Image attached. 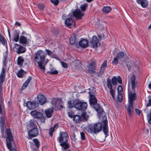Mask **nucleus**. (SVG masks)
<instances>
[{
	"label": "nucleus",
	"instance_id": "21",
	"mask_svg": "<svg viewBox=\"0 0 151 151\" xmlns=\"http://www.w3.org/2000/svg\"><path fill=\"white\" fill-rule=\"evenodd\" d=\"M93 105V108L98 113H101L103 111V109L100 105L96 104Z\"/></svg>",
	"mask_w": 151,
	"mask_h": 151
},
{
	"label": "nucleus",
	"instance_id": "19",
	"mask_svg": "<svg viewBox=\"0 0 151 151\" xmlns=\"http://www.w3.org/2000/svg\"><path fill=\"white\" fill-rule=\"evenodd\" d=\"M19 32L16 30L14 31L13 35L12 41L15 42H17L19 40Z\"/></svg>",
	"mask_w": 151,
	"mask_h": 151
},
{
	"label": "nucleus",
	"instance_id": "53",
	"mask_svg": "<svg viewBox=\"0 0 151 151\" xmlns=\"http://www.w3.org/2000/svg\"><path fill=\"white\" fill-rule=\"evenodd\" d=\"M2 90L1 88V86L0 85V101H2Z\"/></svg>",
	"mask_w": 151,
	"mask_h": 151
},
{
	"label": "nucleus",
	"instance_id": "48",
	"mask_svg": "<svg viewBox=\"0 0 151 151\" xmlns=\"http://www.w3.org/2000/svg\"><path fill=\"white\" fill-rule=\"evenodd\" d=\"M147 117L148 122L149 124H151V109L150 110L149 113L147 115Z\"/></svg>",
	"mask_w": 151,
	"mask_h": 151
},
{
	"label": "nucleus",
	"instance_id": "52",
	"mask_svg": "<svg viewBox=\"0 0 151 151\" xmlns=\"http://www.w3.org/2000/svg\"><path fill=\"white\" fill-rule=\"evenodd\" d=\"M7 58L5 56L4 57V59L3 60V67H5L7 64Z\"/></svg>",
	"mask_w": 151,
	"mask_h": 151
},
{
	"label": "nucleus",
	"instance_id": "34",
	"mask_svg": "<svg viewBox=\"0 0 151 151\" xmlns=\"http://www.w3.org/2000/svg\"><path fill=\"white\" fill-rule=\"evenodd\" d=\"M37 122L35 119L31 120L29 122V126L30 127H33L36 125Z\"/></svg>",
	"mask_w": 151,
	"mask_h": 151
},
{
	"label": "nucleus",
	"instance_id": "32",
	"mask_svg": "<svg viewBox=\"0 0 151 151\" xmlns=\"http://www.w3.org/2000/svg\"><path fill=\"white\" fill-rule=\"evenodd\" d=\"M58 125L57 124H55L51 128L49 131V134L51 137H52L53 134V133L54 132L55 128L56 126H58Z\"/></svg>",
	"mask_w": 151,
	"mask_h": 151
},
{
	"label": "nucleus",
	"instance_id": "55",
	"mask_svg": "<svg viewBox=\"0 0 151 151\" xmlns=\"http://www.w3.org/2000/svg\"><path fill=\"white\" fill-rule=\"evenodd\" d=\"M37 6L40 10H43L45 8L44 5L42 4H39Z\"/></svg>",
	"mask_w": 151,
	"mask_h": 151
},
{
	"label": "nucleus",
	"instance_id": "61",
	"mask_svg": "<svg viewBox=\"0 0 151 151\" xmlns=\"http://www.w3.org/2000/svg\"><path fill=\"white\" fill-rule=\"evenodd\" d=\"M148 98V104L147 105V106H151V97L149 96Z\"/></svg>",
	"mask_w": 151,
	"mask_h": 151
},
{
	"label": "nucleus",
	"instance_id": "17",
	"mask_svg": "<svg viewBox=\"0 0 151 151\" xmlns=\"http://www.w3.org/2000/svg\"><path fill=\"white\" fill-rule=\"evenodd\" d=\"M122 64L124 67H126L129 69L130 70L131 68V63L129 60H127L124 61H122Z\"/></svg>",
	"mask_w": 151,
	"mask_h": 151
},
{
	"label": "nucleus",
	"instance_id": "10",
	"mask_svg": "<svg viewBox=\"0 0 151 151\" xmlns=\"http://www.w3.org/2000/svg\"><path fill=\"white\" fill-rule=\"evenodd\" d=\"M39 134V130L37 127H34L28 132L29 138L31 139L32 137L37 136Z\"/></svg>",
	"mask_w": 151,
	"mask_h": 151
},
{
	"label": "nucleus",
	"instance_id": "9",
	"mask_svg": "<svg viewBox=\"0 0 151 151\" xmlns=\"http://www.w3.org/2000/svg\"><path fill=\"white\" fill-rule=\"evenodd\" d=\"M14 45L15 47L13 49L18 54L24 53L26 52V49L24 47L17 43H15Z\"/></svg>",
	"mask_w": 151,
	"mask_h": 151
},
{
	"label": "nucleus",
	"instance_id": "47",
	"mask_svg": "<svg viewBox=\"0 0 151 151\" xmlns=\"http://www.w3.org/2000/svg\"><path fill=\"white\" fill-rule=\"evenodd\" d=\"M117 96V100L119 102H121L122 101L123 97L122 94L118 93Z\"/></svg>",
	"mask_w": 151,
	"mask_h": 151
},
{
	"label": "nucleus",
	"instance_id": "1",
	"mask_svg": "<svg viewBox=\"0 0 151 151\" xmlns=\"http://www.w3.org/2000/svg\"><path fill=\"white\" fill-rule=\"evenodd\" d=\"M46 56V53L41 50H38L35 53L34 56L35 61L37 63L40 69L43 72L45 71V66L48 62V60H47L44 63Z\"/></svg>",
	"mask_w": 151,
	"mask_h": 151
},
{
	"label": "nucleus",
	"instance_id": "64",
	"mask_svg": "<svg viewBox=\"0 0 151 151\" xmlns=\"http://www.w3.org/2000/svg\"><path fill=\"white\" fill-rule=\"evenodd\" d=\"M135 111L138 114H139L140 113V111L137 108H136L135 109Z\"/></svg>",
	"mask_w": 151,
	"mask_h": 151
},
{
	"label": "nucleus",
	"instance_id": "42",
	"mask_svg": "<svg viewBox=\"0 0 151 151\" xmlns=\"http://www.w3.org/2000/svg\"><path fill=\"white\" fill-rule=\"evenodd\" d=\"M0 42L4 45H6V40H5L4 37L1 35L0 34Z\"/></svg>",
	"mask_w": 151,
	"mask_h": 151
},
{
	"label": "nucleus",
	"instance_id": "22",
	"mask_svg": "<svg viewBox=\"0 0 151 151\" xmlns=\"http://www.w3.org/2000/svg\"><path fill=\"white\" fill-rule=\"evenodd\" d=\"M53 112V108H49L45 110V113L47 117L48 118H50L52 116Z\"/></svg>",
	"mask_w": 151,
	"mask_h": 151
},
{
	"label": "nucleus",
	"instance_id": "39",
	"mask_svg": "<svg viewBox=\"0 0 151 151\" xmlns=\"http://www.w3.org/2000/svg\"><path fill=\"white\" fill-rule=\"evenodd\" d=\"M81 118L83 120H87L88 116L86 115V113L85 112H83L81 115Z\"/></svg>",
	"mask_w": 151,
	"mask_h": 151
},
{
	"label": "nucleus",
	"instance_id": "38",
	"mask_svg": "<svg viewBox=\"0 0 151 151\" xmlns=\"http://www.w3.org/2000/svg\"><path fill=\"white\" fill-rule=\"evenodd\" d=\"M124 56V53L123 52H121L118 53L116 57L119 59L123 58Z\"/></svg>",
	"mask_w": 151,
	"mask_h": 151
},
{
	"label": "nucleus",
	"instance_id": "54",
	"mask_svg": "<svg viewBox=\"0 0 151 151\" xmlns=\"http://www.w3.org/2000/svg\"><path fill=\"white\" fill-rule=\"evenodd\" d=\"M51 2L55 5H57L59 3L58 0H50Z\"/></svg>",
	"mask_w": 151,
	"mask_h": 151
},
{
	"label": "nucleus",
	"instance_id": "59",
	"mask_svg": "<svg viewBox=\"0 0 151 151\" xmlns=\"http://www.w3.org/2000/svg\"><path fill=\"white\" fill-rule=\"evenodd\" d=\"M61 63L62 65V66L63 67L65 68H68V65L65 63L63 62H61Z\"/></svg>",
	"mask_w": 151,
	"mask_h": 151
},
{
	"label": "nucleus",
	"instance_id": "49",
	"mask_svg": "<svg viewBox=\"0 0 151 151\" xmlns=\"http://www.w3.org/2000/svg\"><path fill=\"white\" fill-rule=\"evenodd\" d=\"M33 142H34L37 148H39L40 146L39 142V141L36 139H35L33 140Z\"/></svg>",
	"mask_w": 151,
	"mask_h": 151
},
{
	"label": "nucleus",
	"instance_id": "2",
	"mask_svg": "<svg viewBox=\"0 0 151 151\" xmlns=\"http://www.w3.org/2000/svg\"><path fill=\"white\" fill-rule=\"evenodd\" d=\"M102 128L101 123H98L90 125L86 129L88 132L90 133H97L102 130Z\"/></svg>",
	"mask_w": 151,
	"mask_h": 151
},
{
	"label": "nucleus",
	"instance_id": "5",
	"mask_svg": "<svg viewBox=\"0 0 151 151\" xmlns=\"http://www.w3.org/2000/svg\"><path fill=\"white\" fill-rule=\"evenodd\" d=\"M95 88L93 87H91L90 88V90H93L92 92L90 91L88 92L90 98H89V102L90 104L92 105L95 104L96 103L97 100L94 95V92H95Z\"/></svg>",
	"mask_w": 151,
	"mask_h": 151
},
{
	"label": "nucleus",
	"instance_id": "4",
	"mask_svg": "<svg viewBox=\"0 0 151 151\" xmlns=\"http://www.w3.org/2000/svg\"><path fill=\"white\" fill-rule=\"evenodd\" d=\"M6 132L7 135L6 138V145L10 151H16L14 148L12 149L11 141L13 140V138L10 129H7Z\"/></svg>",
	"mask_w": 151,
	"mask_h": 151
},
{
	"label": "nucleus",
	"instance_id": "13",
	"mask_svg": "<svg viewBox=\"0 0 151 151\" xmlns=\"http://www.w3.org/2000/svg\"><path fill=\"white\" fill-rule=\"evenodd\" d=\"M91 44H92L93 47H96L100 46L101 43L99 42L98 39L97 38L96 36L94 35L93 36L92 40L90 42Z\"/></svg>",
	"mask_w": 151,
	"mask_h": 151
},
{
	"label": "nucleus",
	"instance_id": "35",
	"mask_svg": "<svg viewBox=\"0 0 151 151\" xmlns=\"http://www.w3.org/2000/svg\"><path fill=\"white\" fill-rule=\"evenodd\" d=\"M81 119L80 116L78 115H75L73 117L74 121L76 123L79 122L81 121Z\"/></svg>",
	"mask_w": 151,
	"mask_h": 151
},
{
	"label": "nucleus",
	"instance_id": "44",
	"mask_svg": "<svg viewBox=\"0 0 151 151\" xmlns=\"http://www.w3.org/2000/svg\"><path fill=\"white\" fill-rule=\"evenodd\" d=\"M111 81L113 85H115L117 84V79L115 76H114L112 78Z\"/></svg>",
	"mask_w": 151,
	"mask_h": 151
},
{
	"label": "nucleus",
	"instance_id": "45",
	"mask_svg": "<svg viewBox=\"0 0 151 151\" xmlns=\"http://www.w3.org/2000/svg\"><path fill=\"white\" fill-rule=\"evenodd\" d=\"M5 75H0V85H1L5 79Z\"/></svg>",
	"mask_w": 151,
	"mask_h": 151
},
{
	"label": "nucleus",
	"instance_id": "57",
	"mask_svg": "<svg viewBox=\"0 0 151 151\" xmlns=\"http://www.w3.org/2000/svg\"><path fill=\"white\" fill-rule=\"evenodd\" d=\"M45 51L48 55H51L53 54V52L49 50L46 49L45 50Z\"/></svg>",
	"mask_w": 151,
	"mask_h": 151
},
{
	"label": "nucleus",
	"instance_id": "30",
	"mask_svg": "<svg viewBox=\"0 0 151 151\" xmlns=\"http://www.w3.org/2000/svg\"><path fill=\"white\" fill-rule=\"evenodd\" d=\"M76 36L75 34L73 35L72 36L70 39V44L73 45L74 44L76 41Z\"/></svg>",
	"mask_w": 151,
	"mask_h": 151
},
{
	"label": "nucleus",
	"instance_id": "16",
	"mask_svg": "<svg viewBox=\"0 0 151 151\" xmlns=\"http://www.w3.org/2000/svg\"><path fill=\"white\" fill-rule=\"evenodd\" d=\"M29 42V39L24 36H21L19 39V42L20 43L24 45L28 44Z\"/></svg>",
	"mask_w": 151,
	"mask_h": 151
},
{
	"label": "nucleus",
	"instance_id": "33",
	"mask_svg": "<svg viewBox=\"0 0 151 151\" xmlns=\"http://www.w3.org/2000/svg\"><path fill=\"white\" fill-rule=\"evenodd\" d=\"M5 118L4 116H1L0 117V126L1 129H4V120Z\"/></svg>",
	"mask_w": 151,
	"mask_h": 151
},
{
	"label": "nucleus",
	"instance_id": "14",
	"mask_svg": "<svg viewBox=\"0 0 151 151\" xmlns=\"http://www.w3.org/2000/svg\"><path fill=\"white\" fill-rule=\"evenodd\" d=\"M37 99L40 105H43L47 102L46 97L43 95L39 94L37 96Z\"/></svg>",
	"mask_w": 151,
	"mask_h": 151
},
{
	"label": "nucleus",
	"instance_id": "20",
	"mask_svg": "<svg viewBox=\"0 0 151 151\" xmlns=\"http://www.w3.org/2000/svg\"><path fill=\"white\" fill-rule=\"evenodd\" d=\"M137 3L140 4L143 8L146 7L148 4L147 0H136Z\"/></svg>",
	"mask_w": 151,
	"mask_h": 151
},
{
	"label": "nucleus",
	"instance_id": "29",
	"mask_svg": "<svg viewBox=\"0 0 151 151\" xmlns=\"http://www.w3.org/2000/svg\"><path fill=\"white\" fill-rule=\"evenodd\" d=\"M26 105L28 108L30 110L35 108V105L31 101H28L27 102Z\"/></svg>",
	"mask_w": 151,
	"mask_h": 151
},
{
	"label": "nucleus",
	"instance_id": "43",
	"mask_svg": "<svg viewBox=\"0 0 151 151\" xmlns=\"http://www.w3.org/2000/svg\"><path fill=\"white\" fill-rule=\"evenodd\" d=\"M48 73L50 74H58V72L55 70L54 68H53L51 69L50 71L48 72Z\"/></svg>",
	"mask_w": 151,
	"mask_h": 151
},
{
	"label": "nucleus",
	"instance_id": "7",
	"mask_svg": "<svg viewBox=\"0 0 151 151\" xmlns=\"http://www.w3.org/2000/svg\"><path fill=\"white\" fill-rule=\"evenodd\" d=\"M74 106L78 110L84 111L87 109V104L85 102H78L74 104Z\"/></svg>",
	"mask_w": 151,
	"mask_h": 151
},
{
	"label": "nucleus",
	"instance_id": "8",
	"mask_svg": "<svg viewBox=\"0 0 151 151\" xmlns=\"http://www.w3.org/2000/svg\"><path fill=\"white\" fill-rule=\"evenodd\" d=\"M68 137V135L66 132H60V136L58 138V139L60 143L67 142Z\"/></svg>",
	"mask_w": 151,
	"mask_h": 151
},
{
	"label": "nucleus",
	"instance_id": "26",
	"mask_svg": "<svg viewBox=\"0 0 151 151\" xmlns=\"http://www.w3.org/2000/svg\"><path fill=\"white\" fill-rule=\"evenodd\" d=\"M24 61V58L20 56L17 58V64L20 67H22Z\"/></svg>",
	"mask_w": 151,
	"mask_h": 151
},
{
	"label": "nucleus",
	"instance_id": "27",
	"mask_svg": "<svg viewBox=\"0 0 151 151\" xmlns=\"http://www.w3.org/2000/svg\"><path fill=\"white\" fill-rule=\"evenodd\" d=\"M135 76L134 75L132 76L131 78H130V81L132 84V90H134L135 88Z\"/></svg>",
	"mask_w": 151,
	"mask_h": 151
},
{
	"label": "nucleus",
	"instance_id": "46",
	"mask_svg": "<svg viewBox=\"0 0 151 151\" xmlns=\"http://www.w3.org/2000/svg\"><path fill=\"white\" fill-rule=\"evenodd\" d=\"M110 93L113 99H115V91L112 89H110Z\"/></svg>",
	"mask_w": 151,
	"mask_h": 151
},
{
	"label": "nucleus",
	"instance_id": "24",
	"mask_svg": "<svg viewBox=\"0 0 151 151\" xmlns=\"http://www.w3.org/2000/svg\"><path fill=\"white\" fill-rule=\"evenodd\" d=\"M103 131L105 135V137H106L109 135V131L108 129V127L107 126V123L104 122L103 125Z\"/></svg>",
	"mask_w": 151,
	"mask_h": 151
},
{
	"label": "nucleus",
	"instance_id": "40",
	"mask_svg": "<svg viewBox=\"0 0 151 151\" xmlns=\"http://www.w3.org/2000/svg\"><path fill=\"white\" fill-rule=\"evenodd\" d=\"M107 86L109 89L112 88L111 81L110 79H108L107 80Z\"/></svg>",
	"mask_w": 151,
	"mask_h": 151
},
{
	"label": "nucleus",
	"instance_id": "11",
	"mask_svg": "<svg viewBox=\"0 0 151 151\" xmlns=\"http://www.w3.org/2000/svg\"><path fill=\"white\" fill-rule=\"evenodd\" d=\"M31 115L35 119H41L43 118V115L42 113L34 110L30 112Z\"/></svg>",
	"mask_w": 151,
	"mask_h": 151
},
{
	"label": "nucleus",
	"instance_id": "62",
	"mask_svg": "<svg viewBox=\"0 0 151 151\" xmlns=\"http://www.w3.org/2000/svg\"><path fill=\"white\" fill-rule=\"evenodd\" d=\"M68 106L69 108H71L73 107V104L71 101H68Z\"/></svg>",
	"mask_w": 151,
	"mask_h": 151
},
{
	"label": "nucleus",
	"instance_id": "58",
	"mask_svg": "<svg viewBox=\"0 0 151 151\" xmlns=\"http://www.w3.org/2000/svg\"><path fill=\"white\" fill-rule=\"evenodd\" d=\"M81 136L82 140H84L85 139V135L83 132H81Z\"/></svg>",
	"mask_w": 151,
	"mask_h": 151
},
{
	"label": "nucleus",
	"instance_id": "63",
	"mask_svg": "<svg viewBox=\"0 0 151 151\" xmlns=\"http://www.w3.org/2000/svg\"><path fill=\"white\" fill-rule=\"evenodd\" d=\"M117 81H118V82H119V83H122V80L120 77H118V78L117 79Z\"/></svg>",
	"mask_w": 151,
	"mask_h": 151
},
{
	"label": "nucleus",
	"instance_id": "6",
	"mask_svg": "<svg viewBox=\"0 0 151 151\" xmlns=\"http://www.w3.org/2000/svg\"><path fill=\"white\" fill-rule=\"evenodd\" d=\"M51 104L52 106L57 109H59L63 108L62 102L60 99L53 98L51 100Z\"/></svg>",
	"mask_w": 151,
	"mask_h": 151
},
{
	"label": "nucleus",
	"instance_id": "28",
	"mask_svg": "<svg viewBox=\"0 0 151 151\" xmlns=\"http://www.w3.org/2000/svg\"><path fill=\"white\" fill-rule=\"evenodd\" d=\"M111 8L109 6H105L102 8V11L103 12L107 14L111 10Z\"/></svg>",
	"mask_w": 151,
	"mask_h": 151
},
{
	"label": "nucleus",
	"instance_id": "36",
	"mask_svg": "<svg viewBox=\"0 0 151 151\" xmlns=\"http://www.w3.org/2000/svg\"><path fill=\"white\" fill-rule=\"evenodd\" d=\"M60 145L65 150L68 149L69 147V145L67 142L61 143Z\"/></svg>",
	"mask_w": 151,
	"mask_h": 151
},
{
	"label": "nucleus",
	"instance_id": "23",
	"mask_svg": "<svg viewBox=\"0 0 151 151\" xmlns=\"http://www.w3.org/2000/svg\"><path fill=\"white\" fill-rule=\"evenodd\" d=\"M65 24L70 27V25H74L75 24L74 21L71 18H68L66 19L65 21Z\"/></svg>",
	"mask_w": 151,
	"mask_h": 151
},
{
	"label": "nucleus",
	"instance_id": "56",
	"mask_svg": "<svg viewBox=\"0 0 151 151\" xmlns=\"http://www.w3.org/2000/svg\"><path fill=\"white\" fill-rule=\"evenodd\" d=\"M2 101H0V114H2V110L4 107L2 105Z\"/></svg>",
	"mask_w": 151,
	"mask_h": 151
},
{
	"label": "nucleus",
	"instance_id": "12",
	"mask_svg": "<svg viewBox=\"0 0 151 151\" xmlns=\"http://www.w3.org/2000/svg\"><path fill=\"white\" fill-rule=\"evenodd\" d=\"M96 63L95 62H92L87 66L88 71L89 73L93 74L95 72Z\"/></svg>",
	"mask_w": 151,
	"mask_h": 151
},
{
	"label": "nucleus",
	"instance_id": "37",
	"mask_svg": "<svg viewBox=\"0 0 151 151\" xmlns=\"http://www.w3.org/2000/svg\"><path fill=\"white\" fill-rule=\"evenodd\" d=\"M24 70L21 69L18 71L17 73V75L19 78H22L24 74Z\"/></svg>",
	"mask_w": 151,
	"mask_h": 151
},
{
	"label": "nucleus",
	"instance_id": "60",
	"mask_svg": "<svg viewBox=\"0 0 151 151\" xmlns=\"http://www.w3.org/2000/svg\"><path fill=\"white\" fill-rule=\"evenodd\" d=\"M5 67H2V70L1 72L0 75H5Z\"/></svg>",
	"mask_w": 151,
	"mask_h": 151
},
{
	"label": "nucleus",
	"instance_id": "50",
	"mask_svg": "<svg viewBox=\"0 0 151 151\" xmlns=\"http://www.w3.org/2000/svg\"><path fill=\"white\" fill-rule=\"evenodd\" d=\"M118 58H117V57H115L114 58L113 61L112 62V63L113 64H114L115 65H117L118 63Z\"/></svg>",
	"mask_w": 151,
	"mask_h": 151
},
{
	"label": "nucleus",
	"instance_id": "41",
	"mask_svg": "<svg viewBox=\"0 0 151 151\" xmlns=\"http://www.w3.org/2000/svg\"><path fill=\"white\" fill-rule=\"evenodd\" d=\"M88 4L86 3H84L83 5H81L80 8L81 10L84 12L86 10V8L88 7Z\"/></svg>",
	"mask_w": 151,
	"mask_h": 151
},
{
	"label": "nucleus",
	"instance_id": "51",
	"mask_svg": "<svg viewBox=\"0 0 151 151\" xmlns=\"http://www.w3.org/2000/svg\"><path fill=\"white\" fill-rule=\"evenodd\" d=\"M117 91L118 93L122 94V88L121 86H119L117 88Z\"/></svg>",
	"mask_w": 151,
	"mask_h": 151
},
{
	"label": "nucleus",
	"instance_id": "3",
	"mask_svg": "<svg viewBox=\"0 0 151 151\" xmlns=\"http://www.w3.org/2000/svg\"><path fill=\"white\" fill-rule=\"evenodd\" d=\"M129 99V106L127 108L128 114L130 116L131 115V111L133 108V101L136 98V94L135 93H133L132 92H130L128 94Z\"/></svg>",
	"mask_w": 151,
	"mask_h": 151
},
{
	"label": "nucleus",
	"instance_id": "31",
	"mask_svg": "<svg viewBox=\"0 0 151 151\" xmlns=\"http://www.w3.org/2000/svg\"><path fill=\"white\" fill-rule=\"evenodd\" d=\"M107 60H104L102 65L101 66L100 71L103 72L104 71L105 68L107 66Z\"/></svg>",
	"mask_w": 151,
	"mask_h": 151
},
{
	"label": "nucleus",
	"instance_id": "18",
	"mask_svg": "<svg viewBox=\"0 0 151 151\" xmlns=\"http://www.w3.org/2000/svg\"><path fill=\"white\" fill-rule=\"evenodd\" d=\"M88 45V41L86 39L82 40L79 42V46L83 48L87 47Z\"/></svg>",
	"mask_w": 151,
	"mask_h": 151
},
{
	"label": "nucleus",
	"instance_id": "15",
	"mask_svg": "<svg viewBox=\"0 0 151 151\" xmlns=\"http://www.w3.org/2000/svg\"><path fill=\"white\" fill-rule=\"evenodd\" d=\"M73 16L76 17L77 19H81L83 15V14L81 12L79 9H76L73 12Z\"/></svg>",
	"mask_w": 151,
	"mask_h": 151
},
{
	"label": "nucleus",
	"instance_id": "25",
	"mask_svg": "<svg viewBox=\"0 0 151 151\" xmlns=\"http://www.w3.org/2000/svg\"><path fill=\"white\" fill-rule=\"evenodd\" d=\"M32 78L31 76H29L25 82L23 84L21 88V89L22 90L25 89L27 87L29 83L31 80Z\"/></svg>",
	"mask_w": 151,
	"mask_h": 151
}]
</instances>
